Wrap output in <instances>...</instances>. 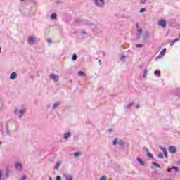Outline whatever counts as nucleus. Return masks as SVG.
Returning <instances> with one entry per match:
<instances>
[{"instance_id": "obj_7", "label": "nucleus", "mask_w": 180, "mask_h": 180, "mask_svg": "<svg viewBox=\"0 0 180 180\" xmlns=\"http://www.w3.org/2000/svg\"><path fill=\"white\" fill-rule=\"evenodd\" d=\"M69 137H71V133H67L64 134V139L67 140Z\"/></svg>"}, {"instance_id": "obj_10", "label": "nucleus", "mask_w": 180, "mask_h": 180, "mask_svg": "<svg viewBox=\"0 0 180 180\" xmlns=\"http://www.w3.org/2000/svg\"><path fill=\"white\" fill-rule=\"evenodd\" d=\"M25 108H22L20 110L21 115H20V119H22V115H23V113H25Z\"/></svg>"}, {"instance_id": "obj_14", "label": "nucleus", "mask_w": 180, "mask_h": 180, "mask_svg": "<svg viewBox=\"0 0 180 180\" xmlns=\"http://www.w3.org/2000/svg\"><path fill=\"white\" fill-rule=\"evenodd\" d=\"M159 26H160L161 27H165V26H167L166 23H159Z\"/></svg>"}, {"instance_id": "obj_17", "label": "nucleus", "mask_w": 180, "mask_h": 180, "mask_svg": "<svg viewBox=\"0 0 180 180\" xmlns=\"http://www.w3.org/2000/svg\"><path fill=\"white\" fill-rule=\"evenodd\" d=\"M73 61H75V60H77V55L76 54H74L72 57Z\"/></svg>"}, {"instance_id": "obj_3", "label": "nucleus", "mask_w": 180, "mask_h": 180, "mask_svg": "<svg viewBox=\"0 0 180 180\" xmlns=\"http://www.w3.org/2000/svg\"><path fill=\"white\" fill-rule=\"evenodd\" d=\"M15 168L18 169V171H22V169H23V166L22 164L17 162L15 165Z\"/></svg>"}, {"instance_id": "obj_20", "label": "nucleus", "mask_w": 180, "mask_h": 180, "mask_svg": "<svg viewBox=\"0 0 180 180\" xmlns=\"http://www.w3.org/2000/svg\"><path fill=\"white\" fill-rule=\"evenodd\" d=\"M116 144H117V139H114V141H113V145H114V146H116Z\"/></svg>"}, {"instance_id": "obj_1", "label": "nucleus", "mask_w": 180, "mask_h": 180, "mask_svg": "<svg viewBox=\"0 0 180 180\" xmlns=\"http://www.w3.org/2000/svg\"><path fill=\"white\" fill-rule=\"evenodd\" d=\"M49 77L51 78V79H53V81H56V82L60 81V77L57 75L51 74L49 75Z\"/></svg>"}, {"instance_id": "obj_6", "label": "nucleus", "mask_w": 180, "mask_h": 180, "mask_svg": "<svg viewBox=\"0 0 180 180\" xmlns=\"http://www.w3.org/2000/svg\"><path fill=\"white\" fill-rule=\"evenodd\" d=\"M169 153H176V148H175V146H170L169 148Z\"/></svg>"}, {"instance_id": "obj_40", "label": "nucleus", "mask_w": 180, "mask_h": 180, "mask_svg": "<svg viewBox=\"0 0 180 180\" xmlns=\"http://www.w3.org/2000/svg\"><path fill=\"white\" fill-rule=\"evenodd\" d=\"M82 34H86V32L85 31H83V32H82Z\"/></svg>"}, {"instance_id": "obj_43", "label": "nucleus", "mask_w": 180, "mask_h": 180, "mask_svg": "<svg viewBox=\"0 0 180 180\" xmlns=\"http://www.w3.org/2000/svg\"><path fill=\"white\" fill-rule=\"evenodd\" d=\"M108 131L109 133H112V129H110Z\"/></svg>"}, {"instance_id": "obj_44", "label": "nucleus", "mask_w": 180, "mask_h": 180, "mask_svg": "<svg viewBox=\"0 0 180 180\" xmlns=\"http://www.w3.org/2000/svg\"><path fill=\"white\" fill-rule=\"evenodd\" d=\"M136 109H139V105H136Z\"/></svg>"}, {"instance_id": "obj_32", "label": "nucleus", "mask_w": 180, "mask_h": 180, "mask_svg": "<svg viewBox=\"0 0 180 180\" xmlns=\"http://www.w3.org/2000/svg\"><path fill=\"white\" fill-rule=\"evenodd\" d=\"M56 180H61V176H57V177H56Z\"/></svg>"}, {"instance_id": "obj_11", "label": "nucleus", "mask_w": 180, "mask_h": 180, "mask_svg": "<svg viewBox=\"0 0 180 180\" xmlns=\"http://www.w3.org/2000/svg\"><path fill=\"white\" fill-rule=\"evenodd\" d=\"M51 19H57V15H56V13H53L51 15Z\"/></svg>"}, {"instance_id": "obj_36", "label": "nucleus", "mask_w": 180, "mask_h": 180, "mask_svg": "<svg viewBox=\"0 0 180 180\" xmlns=\"http://www.w3.org/2000/svg\"><path fill=\"white\" fill-rule=\"evenodd\" d=\"M162 150L163 151V153H166V149H165V148H162Z\"/></svg>"}, {"instance_id": "obj_26", "label": "nucleus", "mask_w": 180, "mask_h": 180, "mask_svg": "<svg viewBox=\"0 0 180 180\" xmlns=\"http://www.w3.org/2000/svg\"><path fill=\"white\" fill-rule=\"evenodd\" d=\"M99 180H106V176H103Z\"/></svg>"}, {"instance_id": "obj_45", "label": "nucleus", "mask_w": 180, "mask_h": 180, "mask_svg": "<svg viewBox=\"0 0 180 180\" xmlns=\"http://www.w3.org/2000/svg\"><path fill=\"white\" fill-rule=\"evenodd\" d=\"M128 106H129V108H130V106H131V104H129V105H128Z\"/></svg>"}, {"instance_id": "obj_8", "label": "nucleus", "mask_w": 180, "mask_h": 180, "mask_svg": "<svg viewBox=\"0 0 180 180\" xmlns=\"http://www.w3.org/2000/svg\"><path fill=\"white\" fill-rule=\"evenodd\" d=\"M165 53H167V49L164 48V49L160 51V55H161V56H165Z\"/></svg>"}, {"instance_id": "obj_5", "label": "nucleus", "mask_w": 180, "mask_h": 180, "mask_svg": "<svg viewBox=\"0 0 180 180\" xmlns=\"http://www.w3.org/2000/svg\"><path fill=\"white\" fill-rule=\"evenodd\" d=\"M16 78H18V74H16V72L11 73V75L10 76V79H16Z\"/></svg>"}, {"instance_id": "obj_23", "label": "nucleus", "mask_w": 180, "mask_h": 180, "mask_svg": "<svg viewBox=\"0 0 180 180\" xmlns=\"http://www.w3.org/2000/svg\"><path fill=\"white\" fill-rule=\"evenodd\" d=\"M57 106H58V103H54V104L53 105V109L56 108H57Z\"/></svg>"}, {"instance_id": "obj_35", "label": "nucleus", "mask_w": 180, "mask_h": 180, "mask_svg": "<svg viewBox=\"0 0 180 180\" xmlns=\"http://www.w3.org/2000/svg\"><path fill=\"white\" fill-rule=\"evenodd\" d=\"M2 178V170L0 169V179Z\"/></svg>"}, {"instance_id": "obj_42", "label": "nucleus", "mask_w": 180, "mask_h": 180, "mask_svg": "<svg viewBox=\"0 0 180 180\" xmlns=\"http://www.w3.org/2000/svg\"><path fill=\"white\" fill-rule=\"evenodd\" d=\"M51 39H48V43H51Z\"/></svg>"}, {"instance_id": "obj_27", "label": "nucleus", "mask_w": 180, "mask_h": 180, "mask_svg": "<svg viewBox=\"0 0 180 180\" xmlns=\"http://www.w3.org/2000/svg\"><path fill=\"white\" fill-rule=\"evenodd\" d=\"M147 74H148V72L146 70L145 71V73L143 75V78H146V77L147 76Z\"/></svg>"}, {"instance_id": "obj_18", "label": "nucleus", "mask_w": 180, "mask_h": 180, "mask_svg": "<svg viewBox=\"0 0 180 180\" xmlns=\"http://www.w3.org/2000/svg\"><path fill=\"white\" fill-rule=\"evenodd\" d=\"M79 155H80L79 152H75L74 154V157H79Z\"/></svg>"}, {"instance_id": "obj_46", "label": "nucleus", "mask_w": 180, "mask_h": 180, "mask_svg": "<svg viewBox=\"0 0 180 180\" xmlns=\"http://www.w3.org/2000/svg\"><path fill=\"white\" fill-rule=\"evenodd\" d=\"M0 53H1V47H0Z\"/></svg>"}, {"instance_id": "obj_19", "label": "nucleus", "mask_w": 180, "mask_h": 180, "mask_svg": "<svg viewBox=\"0 0 180 180\" xmlns=\"http://www.w3.org/2000/svg\"><path fill=\"white\" fill-rule=\"evenodd\" d=\"M158 158H160V159L164 158V155H162V153H159L158 154Z\"/></svg>"}, {"instance_id": "obj_38", "label": "nucleus", "mask_w": 180, "mask_h": 180, "mask_svg": "<svg viewBox=\"0 0 180 180\" xmlns=\"http://www.w3.org/2000/svg\"><path fill=\"white\" fill-rule=\"evenodd\" d=\"M180 39H176L174 41H175V43H176V41H179Z\"/></svg>"}, {"instance_id": "obj_30", "label": "nucleus", "mask_w": 180, "mask_h": 180, "mask_svg": "<svg viewBox=\"0 0 180 180\" xmlns=\"http://www.w3.org/2000/svg\"><path fill=\"white\" fill-rule=\"evenodd\" d=\"M146 1H147V0H141L140 3L141 4H146Z\"/></svg>"}, {"instance_id": "obj_48", "label": "nucleus", "mask_w": 180, "mask_h": 180, "mask_svg": "<svg viewBox=\"0 0 180 180\" xmlns=\"http://www.w3.org/2000/svg\"><path fill=\"white\" fill-rule=\"evenodd\" d=\"M0 144H1V142H0Z\"/></svg>"}, {"instance_id": "obj_47", "label": "nucleus", "mask_w": 180, "mask_h": 180, "mask_svg": "<svg viewBox=\"0 0 180 180\" xmlns=\"http://www.w3.org/2000/svg\"><path fill=\"white\" fill-rule=\"evenodd\" d=\"M21 1H25V0H21Z\"/></svg>"}, {"instance_id": "obj_15", "label": "nucleus", "mask_w": 180, "mask_h": 180, "mask_svg": "<svg viewBox=\"0 0 180 180\" xmlns=\"http://www.w3.org/2000/svg\"><path fill=\"white\" fill-rule=\"evenodd\" d=\"M78 74H79V77H82V75H85V73L82 71H79Z\"/></svg>"}, {"instance_id": "obj_25", "label": "nucleus", "mask_w": 180, "mask_h": 180, "mask_svg": "<svg viewBox=\"0 0 180 180\" xmlns=\"http://www.w3.org/2000/svg\"><path fill=\"white\" fill-rule=\"evenodd\" d=\"M167 171L169 172V174H171V172H172V167H169V169H167Z\"/></svg>"}, {"instance_id": "obj_2", "label": "nucleus", "mask_w": 180, "mask_h": 180, "mask_svg": "<svg viewBox=\"0 0 180 180\" xmlns=\"http://www.w3.org/2000/svg\"><path fill=\"white\" fill-rule=\"evenodd\" d=\"M28 43H29V44H34V43H36V37H28Z\"/></svg>"}, {"instance_id": "obj_16", "label": "nucleus", "mask_w": 180, "mask_h": 180, "mask_svg": "<svg viewBox=\"0 0 180 180\" xmlns=\"http://www.w3.org/2000/svg\"><path fill=\"white\" fill-rule=\"evenodd\" d=\"M153 165H155V167H157L158 168H160V164H158V163H157V162H153Z\"/></svg>"}, {"instance_id": "obj_39", "label": "nucleus", "mask_w": 180, "mask_h": 180, "mask_svg": "<svg viewBox=\"0 0 180 180\" xmlns=\"http://www.w3.org/2000/svg\"><path fill=\"white\" fill-rule=\"evenodd\" d=\"M139 164H141L142 165H146V163L144 162H143V161H141Z\"/></svg>"}, {"instance_id": "obj_13", "label": "nucleus", "mask_w": 180, "mask_h": 180, "mask_svg": "<svg viewBox=\"0 0 180 180\" xmlns=\"http://www.w3.org/2000/svg\"><path fill=\"white\" fill-rule=\"evenodd\" d=\"M155 75L158 76L161 75V71H158V70L155 71Z\"/></svg>"}, {"instance_id": "obj_41", "label": "nucleus", "mask_w": 180, "mask_h": 180, "mask_svg": "<svg viewBox=\"0 0 180 180\" xmlns=\"http://www.w3.org/2000/svg\"><path fill=\"white\" fill-rule=\"evenodd\" d=\"M120 144H124V142H123V141H120Z\"/></svg>"}, {"instance_id": "obj_21", "label": "nucleus", "mask_w": 180, "mask_h": 180, "mask_svg": "<svg viewBox=\"0 0 180 180\" xmlns=\"http://www.w3.org/2000/svg\"><path fill=\"white\" fill-rule=\"evenodd\" d=\"M158 23H167V21H165V20H161L158 22Z\"/></svg>"}, {"instance_id": "obj_22", "label": "nucleus", "mask_w": 180, "mask_h": 180, "mask_svg": "<svg viewBox=\"0 0 180 180\" xmlns=\"http://www.w3.org/2000/svg\"><path fill=\"white\" fill-rule=\"evenodd\" d=\"M137 48H140V47H144V45L141 44H139L136 45Z\"/></svg>"}, {"instance_id": "obj_33", "label": "nucleus", "mask_w": 180, "mask_h": 180, "mask_svg": "<svg viewBox=\"0 0 180 180\" xmlns=\"http://www.w3.org/2000/svg\"><path fill=\"white\" fill-rule=\"evenodd\" d=\"M136 160H137L138 162H139V163L141 162V158H137V159H136Z\"/></svg>"}, {"instance_id": "obj_28", "label": "nucleus", "mask_w": 180, "mask_h": 180, "mask_svg": "<svg viewBox=\"0 0 180 180\" xmlns=\"http://www.w3.org/2000/svg\"><path fill=\"white\" fill-rule=\"evenodd\" d=\"M174 44H175V41L173 40L170 42V46H174Z\"/></svg>"}, {"instance_id": "obj_29", "label": "nucleus", "mask_w": 180, "mask_h": 180, "mask_svg": "<svg viewBox=\"0 0 180 180\" xmlns=\"http://www.w3.org/2000/svg\"><path fill=\"white\" fill-rule=\"evenodd\" d=\"M172 169H176V171H178L179 168L177 167H172Z\"/></svg>"}, {"instance_id": "obj_37", "label": "nucleus", "mask_w": 180, "mask_h": 180, "mask_svg": "<svg viewBox=\"0 0 180 180\" xmlns=\"http://www.w3.org/2000/svg\"><path fill=\"white\" fill-rule=\"evenodd\" d=\"M21 180H26V176H22Z\"/></svg>"}, {"instance_id": "obj_9", "label": "nucleus", "mask_w": 180, "mask_h": 180, "mask_svg": "<svg viewBox=\"0 0 180 180\" xmlns=\"http://www.w3.org/2000/svg\"><path fill=\"white\" fill-rule=\"evenodd\" d=\"M136 27L138 29V32L141 34L143 33V29L139 26V25H136Z\"/></svg>"}, {"instance_id": "obj_34", "label": "nucleus", "mask_w": 180, "mask_h": 180, "mask_svg": "<svg viewBox=\"0 0 180 180\" xmlns=\"http://www.w3.org/2000/svg\"><path fill=\"white\" fill-rule=\"evenodd\" d=\"M163 154H164L165 158H167V155H168L167 154V152L163 153Z\"/></svg>"}, {"instance_id": "obj_31", "label": "nucleus", "mask_w": 180, "mask_h": 180, "mask_svg": "<svg viewBox=\"0 0 180 180\" xmlns=\"http://www.w3.org/2000/svg\"><path fill=\"white\" fill-rule=\"evenodd\" d=\"M144 11H146V8H141L140 11H139V12H141H141H144Z\"/></svg>"}, {"instance_id": "obj_12", "label": "nucleus", "mask_w": 180, "mask_h": 180, "mask_svg": "<svg viewBox=\"0 0 180 180\" xmlns=\"http://www.w3.org/2000/svg\"><path fill=\"white\" fill-rule=\"evenodd\" d=\"M147 153H146V157H148L149 158H151V153H150V152H148V150H146Z\"/></svg>"}, {"instance_id": "obj_4", "label": "nucleus", "mask_w": 180, "mask_h": 180, "mask_svg": "<svg viewBox=\"0 0 180 180\" xmlns=\"http://www.w3.org/2000/svg\"><path fill=\"white\" fill-rule=\"evenodd\" d=\"M95 2H96V5H97V6H102V5H103V4H105L103 0H96Z\"/></svg>"}, {"instance_id": "obj_24", "label": "nucleus", "mask_w": 180, "mask_h": 180, "mask_svg": "<svg viewBox=\"0 0 180 180\" xmlns=\"http://www.w3.org/2000/svg\"><path fill=\"white\" fill-rule=\"evenodd\" d=\"M66 180H72V176H68L66 177Z\"/></svg>"}]
</instances>
